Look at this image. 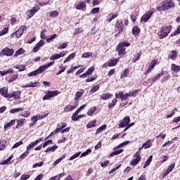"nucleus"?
I'll return each mask as SVG.
<instances>
[{"instance_id": "nucleus-1", "label": "nucleus", "mask_w": 180, "mask_h": 180, "mask_svg": "<svg viewBox=\"0 0 180 180\" xmlns=\"http://www.w3.org/2000/svg\"><path fill=\"white\" fill-rule=\"evenodd\" d=\"M174 7L175 4L172 0H165L159 4L156 8L158 11H165L174 8Z\"/></svg>"}, {"instance_id": "nucleus-2", "label": "nucleus", "mask_w": 180, "mask_h": 180, "mask_svg": "<svg viewBox=\"0 0 180 180\" xmlns=\"http://www.w3.org/2000/svg\"><path fill=\"white\" fill-rule=\"evenodd\" d=\"M54 63H55L54 61H52L48 64L41 65L36 70L30 72L27 75V76L28 77H37V75H39V74H42V72H44L45 71V70H47V68H49V67L53 65L54 64Z\"/></svg>"}, {"instance_id": "nucleus-3", "label": "nucleus", "mask_w": 180, "mask_h": 180, "mask_svg": "<svg viewBox=\"0 0 180 180\" xmlns=\"http://www.w3.org/2000/svg\"><path fill=\"white\" fill-rule=\"evenodd\" d=\"M130 45L131 44L127 41L120 42L116 48V50L118 51V55L120 56H124L127 53L125 47H129Z\"/></svg>"}, {"instance_id": "nucleus-4", "label": "nucleus", "mask_w": 180, "mask_h": 180, "mask_svg": "<svg viewBox=\"0 0 180 180\" xmlns=\"http://www.w3.org/2000/svg\"><path fill=\"white\" fill-rule=\"evenodd\" d=\"M172 26H163L161 27L160 32L158 33V36L160 39L166 37L172 31Z\"/></svg>"}, {"instance_id": "nucleus-5", "label": "nucleus", "mask_w": 180, "mask_h": 180, "mask_svg": "<svg viewBox=\"0 0 180 180\" xmlns=\"http://www.w3.org/2000/svg\"><path fill=\"white\" fill-rule=\"evenodd\" d=\"M59 94H60V91H58V90L48 91L47 92H46V94L43 97V101H46L48 99H51V98L57 96V95H59Z\"/></svg>"}, {"instance_id": "nucleus-6", "label": "nucleus", "mask_w": 180, "mask_h": 180, "mask_svg": "<svg viewBox=\"0 0 180 180\" xmlns=\"http://www.w3.org/2000/svg\"><path fill=\"white\" fill-rule=\"evenodd\" d=\"M134 158L132 161L131 162L130 165L132 167H136L139 165V163L141 161L142 157L139 155V152H136L134 155Z\"/></svg>"}, {"instance_id": "nucleus-7", "label": "nucleus", "mask_w": 180, "mask_h": 180, "mask_svg": "<svg viewBox=\"0 0 180 180\" xmlns=\"http://www.w3.org/2000/svg\"><path fill=\"white\" fill-rule=\"evenodd\" d=\"M115 27L119 31V34L122 32L124 29L123 20H117L115 25Z\"/></svg>"}, {"instance_id": "nucleus-8", "label": "nucleus", "mask_w": 180, "mask_h": 180, "mask_svg": "<svg viewBox=\"0 0 180 180\" xmlns=\"http://www.w3.org/2000/svg\"><path fill=\"white\" fill-rule=\"evenodd\" d=\"M130 122H131V119L129 116L124 117L119 124L120 129H123L124 127H126L127 124L130 123Z\"/></svg>"}, {"instance_id": "nucleus-9", "label": "nucleus", "mask_w": 180, "mask_h": 180, "mask_svg": "<svg viewBox=\"0 0 180 180\" xmlns=\"http://www.w3.org/2000/svg\"><path fill=\"white\" fill-rule=\"evenodd\" d=\"M155 11V9L153 8L152 11H148L147 13L143 15L141 18V22H146L153 15Z\"/></svg>"}, {"instance_id": "nucleus-10", "label": "nucleus", "mask_w": 180, "mask_h": 180, "mask_svg": "<svg viewBox=\"0 0 180 180\" xmlns=\"http://www.w3.org/2000/svg\"><path fill=\"white\" fill-rule=\"evenodd\" d=\"M14 50L13 49H9L6 47L5 49H2L1 52H0V56H11L13 54Z\"/></svg>"}, {"instance_id": "nucleus-11", "label": "nucleus", "mask_w": 180, "mask_h": 180, "mask_svg": "<svg viewBox=\"0 0 180 180\" xmlns=\"http://www.w3.org/2000/svg\"><path fill=\"white\" fill-rule=\"evenodd\" d=\"M44 117H46V115L32 116L31 118V120L32 122H34V123H30L29 124L30 127H32V126H34V124H36L37 120H41V119H44Z\"/></svg>"}, {"instance_id": "nucleus-12", "label": "nucleus", "mask_w": 180, "mask_h": 180, "mask_svg": "<svg viewBox=\"0 0 180 180\" xmlns=\"http://www.w3.org/2000/svg\"><path fill=\"white\" fill-rule=\"evenodd\" d=\"M22 91H13L12 93H9L8 95V99H11V98H13L14 99H20Z\"/></svg>"}, {"instance_id": "nucleus-13", "label": "nucleus", "mask_w": 180, "mask_h": 180, "mask_svg": "<svg viewBox=\"0 0 180 180\" xmlns=\"http://www.w3.org/2000/svg\"><path fill=\"white\" fill-rule=\"evenodd\" d=\"M27 30V27L25 25L21 26L14 34H15L17 38H20L24 33V30Z\"/></svg>"}, {"instance_id": "nucleus-14", "label": "nucleus", "mask_w": 180, "mask_h": 180, "mask_svg": "<svg viewBox=\"0 0 180 180\" xmlns=\"http://www.w3.org/2000/svg\"><path fill=\"white\" fill-rule=\"evenodd\" d=\"M115 98L121 99L122 101H126V99H128L127 94H124V91H120L119 93H116Z\"/></svg>"}, {"instance_id": "nucleus-15", "label": "nucleus", "mask_w": 180, "mask_h": 180, "mask_svg": "<svg viewBox=\"0 0 180 180\" xmlns=\"http://www.w3.org/2000/svg\"><path fill=\"white\" fill-rule=\"evenodd\" d=\"M0 94L1 96L8 98L9 93H8V89H6V87H2L0 89Z\"/></svg>"}, {"instance_id": "nucleus-16", "label": "nucleus", "mask_w": 180, "mask_h": 180, "mask_svg": "<svg viewBox=\"0 0 180 180\" xmlns=\"http://www.w3.org/2000/svg\"><path fill=\"white\" fill-rule=\"evenodd\" d=\"M174 167H175V163H172V165H170L169 166V168L164 173L163 177H166L167 176H168V174L172 172Z\"/></svg>"}, {"instance_id": "nucleus-17", "label": "nucleus", "mask_w": 180, "mask_h": 180, "mask_svg": "<svg viewBox=\"0 0 180 180\" xmlns=\"http://www.w3.org/2000/svg\"><path fill=\"white\" fill-rule=\"evenodd\" d=\"M119 15L118 13H110L107 18V22H110L113 19L116 18Z\"/></svg>"}, {"instance_id": "nucleus-18", "label": "nucleus", "mask_w": 180, "mask_h": 180, "mask_svg": "<svg viewBox=\"0 0 180 180\" xmlns=\"http://www.w3.org/2000/svg\"><path fill=\"white\" fill-rule=\"evenodd\" d=\"M14 70L13 68H9L8 70L0 71V75L1 77L7 75V74H13Z\"/></svg>"}, {"instance_id": "nucleus-19", "label": "nucleus", "mask_w": 180, "mask_h": 180, "mask_svg": "<svg viewBox=\"0 0 180 180\" xmlns=\"http://www.w3.org/2000/svg\"><path fill=\"white\" fill-rule=\"evenodd\" d=\"M77 106L75 105H67L64 108V112H72V110H74V109H76Z\"/></svg>"}, {"instance_id": "nucleus-20", "label": "nucleus", "mask_w": 180, "mask_h": 180, "mask_svg": "<svg viewBox=\"0 0 180 180\" xmlns=\"http://www.w3.org/2000/svg\"><path fill=\"white\" fill-rule=\"evenodd\" d=\"M86 3H87V2H86V1H82L78 5L76 6V9L82 10L84 8H86Z\"/></svg>"}, {"instance_id": "nucleus-21", "label": "nucleus", "mask_w": 180, "mask_h": 180, "mask_svg": "<svg viewBox=\"0 0 180 180\" xmlns=\"http://www.w3.org/2000/svg\"><path fill=\"white\" fill-rule=\"evenodd\" d=\"M112 96V94L110 93H105L101 96V99L103 101H108V99H110Z\"/></svg>"}, {"instance_id": "nucleus-22", "label": "nucleus", "mask_w": 180, "mask_h": 180, "mask_svg": "<svg viewBox=\"0 0 180 180\" xmlns=\"http://www.w3.org/2000/svg\"><path fill=\"white\" fill-rule=\"evenodd\" d=\"M25 120H26L25 118L17 120V125L15 126V128L18 129L19 127H22V126H23Z\"/></svg>"}, {"instance_id": "nucleus-23", "label": "nucleus", "mask_w": 180, "mask_h": 180, "mask_svg": "<svg viewBox=\"0 0 180 180\" xmlns=\"http://www.w3.org/2000/svg\"><path fill=\"white\" fill-rule=\"evenodd\" d=\"M141 32V29L139 26L136 25L132 29V33L134 35H139Z\"/></svg>"}, {"instance_id": "nucleus-24", "label": "nucleus", "mask_w": 180, "mask_h": 180, "mask_svg": "<svg viewBox=\"0 0 180 180\" xmlns=\"http://www.w3.org/2000/svg\"><path fill=\"white\" fill-rule=\"evenodd\" d=\"M84 89H80L79 91H77L75 94V101H78V99H79V98H82V95H84Z\"/></svg>"}, {"instance_id": "nucleus-25", "label": "nucleus", "mask_w": 180, "mask_h": 180, "mask_svg": "<svg viewBox=\"0 0 180 180\" xmlns=\"http://www.w3.org/2000/svg\"><path fill=\"white\" fill-rule=\"evenodd\" d=\"M58 148V146L56 145H54L52 147L47 148V149L44 150V153H49V152L54 153Z\"/></svg>"}, {"instance_id": "nucleus-26", "label": "nucleus", "mask_w": 180, "mask_h": 180, "mask_svg": "<svg viewBox=\"0 0 180 180\" xmlns=\"http://www.w3.org/2000/svg\"><path fill=\"white\" fill-rule=\"evenodd\" d=\"M177 57V51L176 50H173L171 51V53L169 54V58L172 60H175Z\"/></svg>"}, {"instance_id": "nucleus-27", "label": "nucleus", "mask_w": 180, "mask_h": 180, "mask_svg": "<svg viewBox=\"0 0 180 180\" xmlns=\"http://www.w3.org/2000/svg\"><path fill=\"white\" fill-rule=\"evenodd\" d=\"M13 68H16V70H19V72H21L22 71H25L26 66L25 65H18L17 66H14Z\"/></svg>"}, {"instance_id": "nucleus-28", "label": "nucleus", "mask_w": 180, "mask_h": 180, "mask_svg": "<svg viewBox=\"0 0 180 180\" xmlns=\"http://www.w3.org/2000/svg\"><path fill=\"white\" fill-rule=\"evenodd\" d=\"M96 120H94L93 121H90L86 124V129H91V127H96Z\"/></svg>"}, {"instance_id": "nucleus-29", "label": "nucleus", "mask_w": 180, "mask_h": 180, "mask_svg": "<svg viewBox=\"0 0 180 180\" xmlns=\"http://www.w3.org/2000/svg\"><path fill=\"white\" fill-rule=\"evenodd\" d=\"M143 147H144V149L146 150V149H149L150 148L152 147V142L150 140H148L146 142H145L143 144Z\"/></svg>"}, {"instance_id": "nucleus-30", "label": "nucleus", "mask_w": 180, "mask_h": 180, "mask_svg": "<svg viewBox=\"0 0 180 180\" xmlns=\"http://www.w3.org/2000/svg\"><path fill=\"white\" fill-rule=\"evenodd\" d=\"M124 152V150L123 149H120L118 150H115L114 152H112L110 155V158H113L114 156H116V155H120L121 153H122Z\"/></svg>"}, {"instance_id": "nucleus-31", "label": "nucleus", "mask_w": 180, "mask_h": 180, "mask_svg": "<svg viewBox=\"0 0 180 180\" xmlns=\"http://www.w3.org/2000/svg\"><path fill=\"white\" fill-rule=\"evenodd\" d=\"M106 127H107V125L103 124L101 127H100L99 128H98L96 131V136L99 134V133H101V131H103V130H105Z\"/></svg>"}, {"instance_id": "nucleus-32", "label": "nucleus", "mask_w": 180, "mask_h": 180, "mask_svg": "<svg viewBox=\"0 0 180 180\" xmlns=\"http://www.w3.org/2000/svg\"><path fill=\"white\" fill-rule=\"evenodd\" d=\"M117 98L115 97V98H113L112 102L108 104L109 109H112V108L115 107V105L117 104Z\"/></svg>"}, {"instance_id": "nucleus-33", "label": "nucleus", "mask_w": 180, "mask_h": 180, "mask_svg": "<svg viewBox=\"0 0 180 180\" xmlns=\"http://www.w3.org/2000/svg\"><path fill=\"white\" fill-rule=\"evenodd\" d=\"M172 70L174 72H179L180 71V66L176 65V64L173 63L172 65Z\"/></svg>"}, {"instance_id": "nucleus-34", "label": "nucleus", "mask_w": 180, "mask_h": 180, "mask_svg": "<svg viewBox=\"0 0 180 180\" xmlns=\"http://www.w3.org/2000/svg\"><path fill=\"white\" fill-rule=\"evenodd\" d=\"M153 160V155H150L148 159L146 161L145 165L143 166V169H146L147 167H148L151 162Z\"/></svg>"}, {"instance_id": "nucleus-35", "label": "nucleus", "mask_w": 180, "mask_h": 180, "mask_svg": "<svg viewBox=\"0 0 180 180\" xmlns=\"http://www.w3.org/2000/svg\"><path fill=\"white\" fill-rule=\"evenodd\" d=\"M18 78V74L13 75L8 80L9 84H11V82H14V81H16Z\"/></svg>"}, {"instance_id": "nucleus-36", "label": "nucleus", "mask_w": 180, "mask_h": 180, "mask_svg": "<svg viewBox=\"0 0 180 180\" xmlns=\"http://www.w3.org/2000/svg\"><path fill=\"white\" fill-rule=\"evenodd\" d=\"M15 123V120H12L11 122L4 124V129H8V127H11V126H13Z\"/></svg>"}, {"instance_id": "nucleus-37", "label": "nucleus", "mask_w": 180, "mask_h": 180, "mask_svg": "<svg viewBox=\"0 0 180 180\" xmlns=\"http://www.w3.org/2000/svg\"><path fill=\"white\" fill-rule=\"evenodd\" d=\"M118 61H119V60H118L117 58H115V59H114V60L112 59L111 61L108 63V65L109 67L115 66V65H117V63H118Z\"/></svg>"}, {"instance_id": "nucleus-38", "label": "nucleus", "mask_w": 180, "mask_h": 180, "mask_svg": "<svg viewBox=\"0 0 180 180\" xmlns=\"http://www.w3.org/2000/svg\"><path fill=\"white\" fill-rule=\"evenodd\" d=\"M96 109H97V108L96 106L91 108L89 110V111L87 112V115L92 116L93 113H94V112H96Z\"/></svg>"}, {"instance_id": "nucleus-39", "label": "nucleus", "mask_w": 180, "mask_h": 180, "mask_svg": "<svg viewBox=\"0 0 180 180\" xmlns=\"http://www.w3.org/2000/svg\"><path fill=\"white\" fill-rule=\"evenodd\" d=\"M22 110H24L23 108H12L10 110V113H17L18 112H22Z\"/></svg>"}, {"instance_id": "nucleus-40", "label": "nucleus", "mask_w": 180, "mask_h": 180, "mask_svg": "<svg viewBox=\"0 0 180 180\" xmlns=\"http://www.w3.org/2000/svg\"><path fill=\"white\" fill-rule=\"evenodd\" d=\"M80 155H81V152L80 151L76 153L75 154H74L73 155H72L70 157V161H72V160H75L76 158H79Z\"/></svg>"}, {"instance_id": "nucleus-41", "label": "nucleus", "mask_w": 180, "mask_h": 180, "mask_svg": "<svg viewBox=\"0 0 180 180\" xmlns=\"http://www.w3.org/2000/svg\"><path fill=\"white\" fill-rule=\"evenodd\" d=\"M99 89H100V85L97 84L91 88V89L90 90V93L94 94L95 92H96V91H98Z\"/></svg>"}, {"instance_id": "nucleus-42", "label": "nucleus", "mask_w": 180, "mask_h": 180, "mask_svg": "<svg viewBox=\"0 0 180 180\" xmlns=\"http://www.w3.org/2000/svg\"><path fill=\"white\" fill-rule=\"evenodd\" d=\"M25 53V51L22 48L19 49L14 54L15 57H17L19 55L23 54Z\"/></svg>"}, {"instance_id": "nucleus-43", "label": "nucleus", "mask_w": 180, "mask_h": 180, "mask_svg": "<svg viewBox=\"0 0 180 180\" xmlns=\"http://www.w3.org/2000/svg\"><path fill=\"white\" fill-rule=\"evenodd\" d=\"M29 154H30L29 151L26 150L25 152H24V153L19 157V158H20V160H24V159H25V158L28 156Z\"/></svg>"}, {"instance_id": "nucleus-44", "label": "nucleus", "mask_w": 180, "mask_h": 180, "mask_svg": "<svg viewBox=\"0 0 180 180\" xmlns=\"http://www.w3.org/2000/svg\"><path fill=\"white\" fill-rule=\"evenodd\" d=\"M91 153V148H89L86 150V151L84 152L82 155L80 156V158H83V157H86L87 155H89V154Z\"/></svg>"}, {"instance_id": "nucleus-45", "label": "nucleus", "mask_w": 180, "mask_h": 180, "mask_svg": "<svg viewBox=\"0 0 180 180\" xmlns=\"http://www.w3.org/2000/svg\"><path fill=\"white\" fill-rule=\"evenodd\" d=\"M61 58V56L60 55H58V53H56L54 55H52L51 57H50V60H57L58 58Z\"/></svg>"}, {"instance_id": "nucleus-46", "label": "nucleus", "mask_w": 180, "mask_h": 180, "mask_svg": "<svg viewBox=\"0 0 180 180\" xmlns=\"http://www.w3.org/2000/svg\"><path fill=\"white\" fill-rule=\"evenodd\" d=\"M129 73V70L125 69L124 71V74L121 75V79H122V78H127L128 74Z\"/></svg>"}, {"instance_id": "nucleus-47", "label": "nucleus", "mask_w": 180, "mask_h": 180, "mask_svg": "<svg viewBox=\"0 0 180 180\" xmlns=\"http://www.w3.org/2000/svg\"><path fill=\"white\" fill-rule=\"evenodd\" d=\"M95 68L94 67H91L88 69V70L86 72V75L88 77H89V75H91V74L94 72Z\"/></svg>"}, {"instance_id": "nucleus-48", "label": "nucleus", "mask_w": 180, "mask_h": 180, "mask_svg": "<svg viewBox=\"0 0 180 180\" xmlns=\"http://www.w3.org/2000/svg\"><path fill=\"white\" fill-rule=\"evenodd\" d=\"M59 15V13L57 11H53L50 13L51 18H56Z\"/></svg>"}, {"instance_id": "nucleus-49", "label": "nucleus", "mask_w": 180, "mask_h": 180, "mask_svg": "<svg viewBox=\"0 0 180 180\" xmlns=\"http://www.w3.org/2000/svg\"><path fill=\"white\" fill-rule=\"evenodd\" d=\"M22 144H23L22 141H18L13 145V146L12 147V149L17 148L20 147V146H22Z\"/></svg>"}, {"instance_id": "nucleus-50", "label": "nucleus", "mask_w": 180, "mask_h": 180, "mask_svg": "<svg viewBox=\"0 0 180 180\" xmlns=\"http://www.w3.org/2000/svg\"><path fill=\"white\" fill-rule=\"evenodd\" d=\"M100 9H101V8H100L99 7L94 8H93V9L91 11L90 13H91V14H96V13H98L100 12Z\"/></svg>"}, {"instance_id": "nucleus-51", "label": "nucleus", "mask_w": 180, "mask_h": 180, "mask_svg": "<svg viewBox=\"0 0 180 180\" xmlns=\"http://www.w3.org/2000/svg\"><path fill=\"white\" fill-rule=\"evenodd\" d=\"M22 88H35V86L34 85V82H31L30 84H25Z\"/></svg>"}, {"instance_id": "nucleus-52", "label": "nucleus", "mask_w": 180, "mask_h": 180, "mask_svg": "<svg viewBox=\"0 0 180 180\" xmlns=\"http://www.w3.org/2000/svg\"><path fill=\"white\" fill-rule=\"evenodd\" d=\"M8 32V28L5 27L1 31H0V36H3L4 34H7Z\"/></svg>"}, {"instance_id": "nucleus-53", "label": "nucleus", "mask_w": 180, "mask_h": 180, "mask_svg": "<svg viewBox=\"0 0 180 180\" xmlns=\"http://www.w3.org/2000/svg\"><path fill=\"white\" fill-rule=\"evenodd\" d=\"M158 63V60H153L150 64V66L149 68H152L153 70V68H155V65Z\"/></svg>"}, {"instance_id": "nucleus-54", "label": "nucleus", "mask_w": 180, "mask_h": 180, "mask_svg": "<svg viewBox=\"0 0 180 180\" xmlns=\"http://www.w3.org/2000/svg\"><path fill=\"white\" fill-rule=\"evenodd\" d=\"M49 144L52 145L53 144V141L52 140H48L46 141L44 143H43V148H45L46 146H48Z\"/></svg>"}, {"instance_id": "nucleus-55", "label": "nucleus", "mask_w": 180, "mask_h": 180, "mask_svg": "<svg viewBox=\"0 0 180 180\" xmlns=\"http://www.w3.org/2000/svg\"><path fill=\"white\" fill-rule=\"evenodd\" d=\"M30 178V174H22L20 177V180H28Z\"/></svg>"}, {"instance_id": "nucleus-56", "label": "nucleus", "mask_w": 180, "mask_h": 180, "mask_svg": "<svg viewBox=\"0 0 180 180\" xmlns=\"http://www.w3.org/2000/svg\"><path fill=\"white\" fill-rule=\"evenodd\" d=\"M22 117H28V116H30V112L29 111H25L23 113L20 115Z\"/></svg>"}, {"instance_id": "nucleus-57", "label": "nucleus", "mask_w": 180, "mask_h": 180, "mask_svg": "<svg viewBox=\"0 0 180 180\" xmlns=\"http://www.w3.org/2000/svg\"><path fill=\"white\" fill-rule=\"evenodd\" d=\"M141 52L139 53L136 56H135V58H133V62L135 63L137 60H139V58H141Z\"/></svg>"}, {"instance_id": "nucleus-58", "label": "nucleus", "mask_w": 180, "mask_h": 180, "mask_svg": "<svg viewBox=\"0 0 180 180\" xmlns=\"http://www.w3.org/2000/svg\"><path fill=\"white\" fill-rule=\"evenodd\" d=\"M68 42H65L63 44H60L59 46L58 47V49H65L68 46Z\"/></svg>"}, {"instance_id": "nucleus-59", "label": "nucleus", "mask_w": 180, "mask_h": 180, "mask_svg": "<svg viewBox=\"0 0 180 180\" xmlns=\"http://www.w3.org/2000/svg\"><path fill=\"white\" fill-rule=\"evenodd\" d=\"M179 34H180V25L178 27L177 30L171 34V36L174 37L178 35Z\"/></svg>"}, {"instance_id": "nucleus-60", "label": "nucleus", "mask_w": 180, "mask_h": 180, "mask_svg": "<svg viewBox=\"0 0 180 180\" xmlns=\"http://www.w3.org/2000/svg\"><path fill=\"white\" fill-rule=\"evenodd\" d=\"M83 32H84V30H80V28L77 27L75 30L74 35H77V34H80V33H82Z\"/></svg>"}, {"instance_id": "nucleus-61", "label": "nucleus", "mask_w": 180, "mask_h": 180, "mask_svg": "<svg viewBox=\"0 0 180 180\" xmlns=\"http://www.w3.org/2000/svg\"><path fill=\"white\" fill-rule=\"evenodd\" d=\"M46 30H42L41 32V38L43 39H46V35L45 34V32Z\"/></svg>"}, {"instance_id": "nucleus-62", "label": "nucleus", "mask_w": 180, "mask_h": 180, "mask_svg": "<svg viewBox=\"0 0 180 180\" xmlns=\"http://www.w3.org/2000/svg\"><path fill=\"white\" fill-rule=\"evenodd\" d=\"M92 54L90 53L89 52H86V53H84L82 54V58H89L90 56H91Z\"/></svg>"}, {"instance_id": "nucleus-63", "label": "nucleus", "mask_w": 180, "mask_h": 180, "mask_svg": "<svg viewBox=\"0 0 180 180\" xmlns=\"http://www.w3.org/2000/svg\"><path fill=\"white\" fill-rule=\"evenodd\" d=\"M57 37L56 34H54L53 35L51 36L50 38L46 39V42L49 43L51 41H52L53 39H55Z\"/></svg>"}, {"instance_id": "nucleus-64", "label": "nucleus", "mask_w": 180, "mask_h": 180, "mask_svg": "<svg viewBox=\"0 0 180 180\" xmlns=\"http://www.w3.org/2000/svg\"><path fill=\"white\" fill-rule=\"evenodd\" d=\"M30 13L27 15V19L32 18L35 14V13L34 12V9L30 10Z\"/></svg>"}]
</instances>
